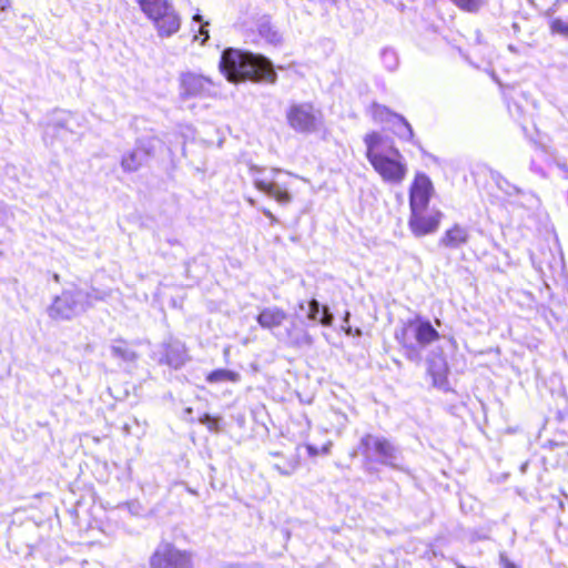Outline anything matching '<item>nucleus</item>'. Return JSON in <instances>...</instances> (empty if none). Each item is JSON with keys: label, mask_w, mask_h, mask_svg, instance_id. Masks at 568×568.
<instances>
[{"label": "nucleus", "mask_w": 568, "mask_h": 568, "mask_svg": "<svg viewBox=\"0 0 568 568\" xmlns=\"http://www.w3.org/2000/svg\"><path fill=\"white\" fill-rule=\"evenodd\" d=\"M348 317H349V313H346L345 318H344V322H345V323H347V322H348Z\"/></svg>", "instance_id": "36"}, {"label": "nucleus", "mask_w": 568, "mask_h": 568, "mask_svg": "<svg viewBox=\"0 0 568 568\" xmlns=\"http://www.w3.org/2000/svg\"><path fill=\"white\" fill-rule=\"evenodd\" d=\"M371 113L375 122L386 123L388 125L393 124L395 118L399 115L397 113L392 112L388 108L376 103L372 105Z\"/></svg>", "instance_id": "22"}, {"label": "nucleus", "mask_w": 568, "mask_h": 568, "mask_svg": "<svg viewBox=\"0 0 568 568\" xmlns=\"http://www.w3.org/2000/svg\"><path fill=\"white\" fill-rule=\"evenodd\" d=\"M10 7V0H0V12H4Z\"/></svg>", "instance_id": "33"}, {"label": "nucleus", "mask_w": 568, "mask_h": 568, "mask_svg": "<svg viewBox=\"0 0 568 568\" xmlns=\"http://www.w3.org/2000/svg\"><path fill=\"white\" fill-rule=\"evenodd\" d=\"M158 144L160 141L153 136L140 139L136 146L122 156V169L125 172L139 170L154 154Z\"/></svg>", "instance_id": "10"}, {"label": "nucleus", "mask_w": 568, "mask_h": 568, "mask_svg": "<svg viewBox=\"0 0 568 568\" xmlns=\"http://www.w3.org/2000/svg\"><path fill=\"white\" fill-rule=\"evenodd\" d=\"M381 59L388 71H394L398 67V55L393 49H383L381 52Z\"/></svg>", "instance_id": "24"}, {"label": "nucleus", "mask_w": 568, "mask_h": 568, "mask_svg": "<svg viewBox=\"0 0 568 568\" xmlns=\"http://www.w3.org/2000/svg\"><path fill=\"white\" fill-rule=\"evenodd\" d=\"M287 318L285 311L277 306H271L263 308L257 315V323L261 327L266 329H274L280 327Z\"/></svg>", "instance_id": "16"}, {"label": "nucleus", "mask_w": 568, "mask_h": 568, "mask_svg": "<svg viewBox=\"0 0 568 568\" xmlns=\"http://www.w3.org/2000/svg\"><path fill=\"white\" fill-rule=\"evenodd\" d=\"M206 382L209 384H223L233 383L236 384L241 381L240 373L226 368H219L210 372L206 375Z\"/></svg>", "instance_id": "20"}, {"label": "nucleus", "mask_w": 568, "mask_h": 568, "mask_svg": "<svg viewBox=\"0 0 568 568\" xmlns=\"http://www.w3.org/2000/svg\"><path fill=\"white\" fill-rule=\"evenodd\" d=\"M141 10L151 19L160 37H171L180 30L181 19L168 0H136Z\"/></svg>", "instance_id": "4"}, {"label": "nucleus", "mask_w": 568, "mask_h": 568, "mask_svg": "<svg viewBox=\"0 0 568 568\" xmlns=\"http://www.w3.org/2000/svg\"><path fill=\"white\" fill-rule=\"evenodd\" d=\"M164 347H165L164 362L169 366L176 369L185 364L187 356H186V348H185L184 344H182L178 341H174V342H170V343L165 344Z\"/></svg>", "instance_id": "17"}, {"label": "nucleus", "mask_w": 568, "mask_h": 568, "mask_svg": "<svg viewBox=\"0 0 568 568\" xmlns=\"http://www.w3.org/2000/svg\"><path fill=\"white\" fill-rule=\"evenodd\" d=\"M434 192L433 183L425 173H417L409 191L410 210L427 209Z\"/></svg>", "instance_id": "12"}, {"label": "nucleus", "mask_w": 568, "mask_h": 568, "mask_svg": "<svg viewBox=\"0 0 568 568\" xmlns=\"http://www.w3.org/2000/svg\"><path fill=\"white\" fill-rule=\"evenodd\" d=\"M202 423H205L209 425V427L212 429L213 428V425L216 424V420L212 419L209 415H205L204 419L202 420Z\"/></svg>", "instance_id": "32"}, {"label": "nucleus", "mask_w": 568, "mask_h": 568, "mask_svg": "<svg viewBox=\"0 0 568 568\" xmlns=\"http://www.w3.org/2000/svg\"><path fill=\"white\" fill-rule=\"evenodd\" d=\"M151 568H194L191 551L176 548L171 542H161L150 558Z\"/></svg>", "instance_id": "7"}, {"label": "nucleus", "mask_w": 568, "mask_h": 568, "mask_svg": "<svg viewBox=\"0 0 568 568\" xmlns=\"http://www.w3.org/2000/svg\"><path fill=\"white\" fill-rule=\"evenodd\" d=\"M278 339L294 347L311 346L313 343L308 332L295 322L291 323L290 327L285 329V333L278 336Z\"/></svg>", "instance_id": "15"}, {"label": "nucleus", "mask_w": 568, "mask_h": 568, "mask_svg": "<svg viewBox=\"0 0 568 568\" xmlns=\"http://www.w3.org/2000/svg\"><path fill=\"white\" fill-rule=\"evenodd\" d=\"M395 339L412 362H420L422 351L439 339V333L428 320L416 317L407 321L395 332Z\"/></svg>", "instance_id": "3"}, {"label": "nucleus", "mask_w": 568, "mask_h": 568, "mask_svg": "<svg viewBox=\"0 0 568 568\" xmlns=\"http://www.w3.org/2000/svg\"><path fill=\"white\" fill-rule=\"evenodd\" d=\"M250 173L253 179L255 187L274 199L280 204H288L292 201V195L288 192V184L277 180V174L281 173L277 169L270 171L257 166H251Z\"/></svg>", "instance_id": "6"}, {"label": "nucleus", "mask_w": 568, "mask_h": 568, "mask_svg": "<svg viewBox=\"0 0 568 568\" xmlns=\"http://www.w3.org/2000/svg\"><path fill=\"white\" fill-rule=\"evenodd\" d=\"M181 90L187 98H206L215 93L214 84L209 78L192 72L181 75Z\"/></svg>", "instance_id": "11"}, {"label": "nucleus", "mask_w": 568, "mask_h": 568, "mask_svg": "<svg viewBox=\"0 0 568 568\" xmlns=\"http://www.w3.org/2000/svg\"><path fill=\"white\" fill-rule=\"evenodd\" d=\"M227 354H229V348H225L224 355H227Z\"/></svg>", "instance_id": "37"}, {"label": "nucleus", "mask_w": 568, "mask_h": 568, "mask_svg": "<svg viewBox=\"0 0 568 568\" xmlns=\"http://www.w3.org/2000/svg\"><path fill=\"white\" fill-rule=\"evenodd\" d=\"M263 212L268 219L274 220L273 214L268 210H264Z\"/></svg>", "instance_id": "35"}, {"label": "nucleus", "mask_w": 568, "mask_h": 568, "mask_svg": "<svg viewBox=\"0 0 568 568\" xmlns=\"http://www.w3.org/2000/svg\"><path fill=\"white\" fill-rule=\"evenodd\" d=\"M297 467H298L297 460L290 463L288 468H282L280 465H275V468L278 470V473L282 475H286V476L294 473L297 469Z\"/></svg>", "instance_id": "29"}, {"label": "nucleus", "mask_w": 568, "mask_h": 568, "mask_svg": "<svg viewBox=\"0 0 568 568\" xmlns=\"http://www.w3.org/2000/svg\"><path fill=\"white\" fill-rule=\"evenodd\" d=\"M193 22L199 23V30L197 33L194 34L193 40H200L201 44H204L209 39V31L206 29L209 22H203V18L199 13L193 16Z\"/></svg>", "instance_id": "25"}, {"label": "nucleus", "mask_w": 568, "mask_h": 568, "mask_svg": "<svg viewBox=\"0 0 568 568\" xmlns=\"http://www.w3.org/2000/svg\"><path fill=\"white\" fill-rule=\"evenodd\" d=\"M458 8L468 12H475L483 6V0H450Z\"/></svg>", "instance_id": "26"}, {"label": "nucleus", "mask_w": 568, "mask_h": 568, "mask_svg": "<svg viewBox=\"0 0 568 568\" xmlns=\"http://www.w3.org/2000/svg\"><path fill=\"white\" fill-rule=\"evenodd\" d=\"M306 449H307V453L311 457H314V456H317L321 454V450L320 448H317L316 446L314 445H311V444H307L306 445Z\"/></svg>", "instance_id": "31"}, {"label": "nucleus", "mask_w": 568, "mask_h": 568, "mask_svg": "<svg viewBox=\"0 0 568 568\" xmlns=\"http://www.w3.org/2000/svg\"><path fill=\"white\" fill-rule=\"evenodd\" d=\"M361 448L366 457L375 455L379 463L393 468L398 467V450L386 438L367 434L361 439Z\"/></svg>", "instance_id": "8"}, {"label": "nucleus", "mask_w": 568, "mask_h": 568, "mask_svg": "<svg viewBox=\"0 0 568 568\" xmlns=\"http://www.w3.org/2000/svg\"><path fill=\"white\" fill-rule=\"evenodd\" d=\"M260 33L271 43H277L281 40L277 31L273 30L268 26H261Z\"/></svg>", "instance_id": "28"}, {"label": "nucleus", "mask_w": 568, "mask_h": 568, "mask_svg": "<svg viewBox=\"0 0 568 568\" xmlns=\"http://www.w3.org/2000/svg\"><path fill=\"white\" fill-rule=\"evenodd\" d=\"M470 239V231L467 226L454 224L447 229L438 241V245L448 250H458L466 245Z\"/></svg>", "instance_id": "13"}, {"label": "nucleus", "mask_w": 568, "mask_h": 568, "mask_svg": "<svg viewBox=\"0 0 568 568\" xmlns=\"http://www.w3.org/2000/svg\"><path fill=\"white\" fill-rule=\"evenodd\" d=\"M331 446H332V443L328 442L327 444H325L320 450H321V454L323 455H326L329 453V449H331Z\"/></svg>", "instance_id": "34"}, {"label": "nucleus", "mask_w": 568, "mask_h": 568, "mask_svg": "<svg viewBox=\"0 0 568 568\" xmlns=\"http://www.w3.org/2000/svg\"><path fill=\"white\" fill-rule=\"evenodd\" d=\"M551 32L568 37V22L561 19H554L550 23Z\"/></svg>", "instance_id": "27"}, {"label": "nucleus", "mask_w": 568, "mask_h": 568, "mask_svg": "<svg viewBox=\"0 0 568 568\" xmlns=\"http://www.w3.org/2000/svg\"><path fill=\"white\" fill-rule=\"evenodd\" d=\"M111 355L125 363H133L138 358L136 352L124 339H114L110 346Z\"/></svg>", "instance_id": "19"}, {"label": "nucleus", "mask_w": 568, "mask_h": 568, "mask_svg": "<svg viewBox=\"0 0 568 568\" xmlns=\"http://www.w3.org/2000/svg\"><path fill=\"white\" fill-rule=\"evenodd\" d=\"M366 158L382 180L389 184H400L407 175L404 155L390 138L371 132L364 136Z\"/></svg>", "instance_id": "1"}, {"label": "nucleus", "mask_w": 568, "mask_h": 568, "mask_svg": "<svg viewBox=\"0 0 568 568\" xmlns=\"http://www.w3.org/2000/svg\"><path fill=\"white\" fill-rule=\"evenodd\" d=\"M499 562L503 568H517V566L511 562L505 554H500Z\"/></svg>", "instance_id": "30"}, {"label": "nucleus", "mask_w": 568, "mask_h": 568, "mask_svg": "<svg viewBox=\"0 0 568 568\" xmlns=\"http://www.w3.org/2000/svg\"><path fill=\"white\" fill-rule=\"evenodd\" d=\"M442 217L443 213L436 209L410 210L408 226L415 236H425L437 231Z\"/></svg>", "instance_id": "9"}, {"label": "nucleus", "mask_w": 568, "mask_h": 568, "mask_svg": "<svg viewBox=\"0 0 568 568\" xmlns=\"http://www.w3.org/2000/svg\"><path fill=\"white\" fill-rule=\"evenodd\" d=\"M301 311H305L307 318L312 322H318L324 326H331L333 324L334 316L328 311L327 306H321L316 300H312L307 303L301 302L298 304Z\"/></svg>", "instance_id": "14"}, {"label": "nucleus", "mask_w": 568, "mask_h": 568, "mask_svg": "<svg viewBox=\"0 0 568 568\" xmlns=\"http://www.w3.org/2000/svg\"><path fill=\"white\" fill-rule=\"evenodd\" d=\"M220 70L230 82L242 80L274 82L276 79V73L267 59L233 48L223 51Z\"/></svg>", "instance_id": "2"}, {"label": "nucleus", "mask_w": 568, "mask_h": 568, "mask_svg": "<svg viewBox=\"0 0 568 568\" xmlns=\"http://www.w3.org/2000/svg\"><path fill=\"white\" fill-rule=\"evenodd\" d=\"M390 129L394 133L402 140H412L413 139V129L410 124L406 121L405 118L398 115L395 118L393 124H390Z\"/></svg>", "instance_id": "23"}, {"label": "nucleus", "mask_w": 568, "mask_h": 568, "mask_svg": "<svg viewBox=\"0 0 568 568\" xmlns=\"http://www.w3.org/2000/svg\"><path fill=\"white\" fill-rule=\"evenodd\" d=\"M71 313V295L64 292L57 296L48 308L49 316L54 321L68 320Z\"/></svg>", "instance_id": "18"}, {"label": "nucleus", "mask_w": 568, "mask_h": 568, "mask_svg": "<svg viewBox=\"0 0 568 568\" xmlns=\"http://www.w3.org/2000/svg\"><path fill=\"white\" fill-rule=\"evenodd\" d=\"M429 374L433 376V383L435 386L443 388L447 385V364L444 359L434 362L429 365Z\"/></svg>", "instance_id": "21"}, {"label": "nucleus", "mask_w": 568, "mask_h": 568, "mask_svg": "<svg viewBox=\"0 0 568 568\" xmlns=\"http://www.w3.org/2000/svg\"><path fill=\"white\" fill-rule=\"evenodd\" d=\"M286 120L291 129L300 133H314L323 128L322 111L312 103H293L286 111Z\"/></svg>", "instance_id": "5"}]
</instances>
